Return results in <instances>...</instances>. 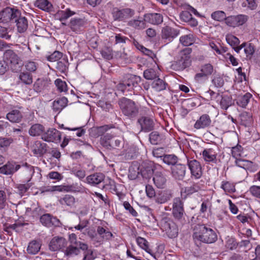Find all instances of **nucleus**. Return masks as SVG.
Returning a JSON list of instances; mask_svg holds the SVG:
<instances>
[{
    "mask_svg": "<svg viewBox=\"0 0 260 260\" xmlns=\"http://www.w3.org/2000/svg\"><path fill=\"white\" fill-rule=\"evenodd\" d=\"M88 245L81 241H76L68 246L64 251V254L68 257H73L80 253V249L84 250Z\"/></svg>",
    "mask_w": 260,
    "mask_h": 260,
    "instance_id": "nucleus-9",
    "label": "nucleus"
},
{
    "mask_svg": "<svg viewBox=\"0 0 260 260\" xmlns=\"http://www.w3.org/2000/svg\"><path fill=\"white\" fill-rule=\"evenodd\" d=\"M86 24V21L81 18H73L71 20L70 26L74 31H79Z\"/></svg>",
    "mask_w": 260,
    "mask_h": 260,
    "instance_id": "nucleus-36",
    "label": "nucleus"
},
{
    "mask_svg": "<svg viewBox=\"0 0 260 260\" xmlns=\"http://www.w3.org/2000/svg\"><path fill=\"white\" fill-rule=\"evenodd\" d=\"M10 194L4 190H0V210L5 208L8 205Z\"/></svg>",
    "mask_w": 260,
    "mask_h": 260,
    "instance_id": "nucleus-48",
    "label": "nucleus"
},
{
    "mask_svg": "<svg viewBox=\"0 0 260 260\" xmlns=\"http://www.w3.org/2000/svg\"><path fill=\"white\" fill-rule=\"evenodd\" d=\"M47 150V145L40 141H36L32 146L33 153L38 156H42Z\"/></svg>",
    "mask_w": 260,
    "mask_h": 260,
    "instance_id": "nucleus-21",
    "label": "nucleus"
},
{
    "mask_svg": "<svg viewBox=\"0 0 260 260\" xmlns=\"http://www.w3.org/2000/svg\"><path fill=\"white\" fill-rule=\"evenodd\" d=\"M40 221L43 225L47 227L59 226L60 224L58 219L48 213L42 215L40 218Z\"/></svg>",
    "mask_w": 260,
    "mask_h": 260,
    "instance_id": "nucleus-16",
    "label": "nucleus"
},
{
    "mask_svg": "<svg viewBox=\"0 0 260 260\" xmlns=\"http://www.w3.org/2000/svg\"><path fill=\"white\" fill-rule=\"evenodd\" d=\"M66 245V239L62 237H54L49 243L51 250L55 251L64 247Z\"/></svg>",
    "mask_w": 260,
    "mask_h": 260,
    "instance_id": "nucleus-24",
    "label": "nucleus"
},
{
    "mask_svg": "<svg viewBox=\"0 0 260 260\" xmlns=\"http://www.w3.org/2000/svg\"><path fill=\"white\" fill-rule=\"evenodd\" d=\"M162 160L167 165L174 166L178 161V157L174 154H166L163 155Z\"/></svg>",
    "mask_w": 260,
    "mask_h": 260,
    "instance_id": "nucleus-50",
    "label": "nucleus"
},
{
    "mask_svg": "<svg viewBox=\"0 0 260 260\" xmlns=\"http://www.w3.org/2000/svg\"><path fill=\"white\" fill-rule=\"evenodd\" d=\"M7 119L13 123L20 122L22 118L21 113L18 110H13L9 112L6 116Z\"/></svg>",
    "mask_w": 260,
    "mask_h": 260,
    "instance_id": "nucleus-37",
    "label": "nucleus"
},
{
    "mask_svg": "<svg viewBox=\"0 0 260 260\" xmlns=\"http://www.w3.org/2000/svg\"><path fill=\"white\" fill-rule=\"evenodd\" d=\"M167 83L162 79L157 78L152 83V87L157 91L164 90L166 88Z\"/></svg>",
    "mask_w": 260,
    "mask_h": 260,
    "instance_id": "nucleus-44",
    "label": "nucleus"
},
{
    "mask_svg": "<svg viewBox=\"0 0 260 260\" xmlns=\"http://www.w3.org/2000/svg\"><path fill=\"white\" fill-rule=\"evenodd\" d=\"M35 6L47 12L51 11L52 9V5L48 0H37L35 3Z\"/></svg>",
    "mask_w": 260,
    "mask_h": 260,
    "instance_id": "nucleus-41",
    "label": "nucleus"
},
{
    "mask_svg": "<svg viewBox=\"0 0 260 260\" xmlns=\"http://www.w3.org/2000/svg\"><path fill=\"white\" fill-rule=\"evenodd\" d=\"M68 99L66 97H62L55 100L53 103V109L55 112H60L68 104Z\"/></svg>",
    "mask_w": 260,
    "mask_h": 260,
    "instance_id": "nucleus-39",
    "label": "nucleus"
},
{
    "mask_svg": "<svg viewBox=\"0 0 260 260\" xmlns=\"http://www.w3.org/2000/svg\"><path fill=\"white\" fill-rule=\"evenodd\" d=\"M186 170L185 165L176 164L171 168V176L176 180H182L185 176Z\"/></svg>",
    "mask_w": 260,
    "mask_h": 260,
    "instance_id": "nucleus-13",
    "label": "nucleus"
},
{
    "mask_svg": "<svg viewBox=\"0 0 260 260\" xmlns=\"http://www.w3.org/2000/svg\"><path fill=\"white\" fill-rule=\"evenodd\" d=\"M2 12V15H3V21L5 22L13 21L14 19L19 16V11L18 10L9 7H7Z\"/></svg>",
    "mask_w": 260,
    "mask_h": 260,
    "instance_id": "nucleus-18",
    "label": "nucleus"
},
{
    "mask_svg": "<svg viewBox=\"0 0 260 260\" xmlns=\"http://www.w3.org/2000/svg\"><path fill=\"white\" fill-rule=\"evenodd\" d=\"M71 172L79 179H83L86 176V172L85 170L82 169L78 170L74 167L71 169Z\"/></svg>",
    "mask_w": 260,
    "mask_h": 260,
    "instance_id": "nucleus-63",
    "label": "nucleus"
},
{
    "mask_svg": "<svg viewBox=\"0 0 260 260\" xmlns=\"http://www.w3.org/2000/svg\"><path fill=\"white\" fill-rule=\"evenodd\" d=\"M149 141L153 145L157 144L160 141V137L157 132H153L149 135Z\"/></svg>",
    "mask_w": 260,
    "mask_h": 260,
    "instance_id": "nucleus-61",
    "label": "nucleus"
},
{
    "mask_svg": "<svg viewBox=\"0 0 260 260\" xmlns=\"http://www.w3.org/2000/svg\"><path fill=\"white\" fill-rule=\"evenodd\" d=\"M138 245L143 249L145 250L147 252L153 255L152 250L149 248L148 241L144 238L138 237L136 239Z\"/></svg>",
    "mask_w": 260,
    "mask_h": 260,
    "instance_id": "nucleus-45",
    "label": "nucleus"
},
{
    "mask_svg": "<svg viewBox=\"0 0 260 260\" xmlns=\"http://www.w3.org/2000/svg\"><path fill=\"white\" fill-rule=\"evenodd\" d=\"M251 97L252 94L249 92L245 93L244 95H239L237 100V104L241 107L246 108Z\"/></svg>",
    "mask_w": 260,
    "mask_h": 260,
    "instance_id": "nucleus-42",
    "label": "nucleus"
},
{
    "mask_svg": "<svg viewBox=\"0 0 260 260\" xmlns=\"http://www.w3.org/2000/svg\"><path fill=\"white\" fill-rule=\"evenodd\" d=\"M138 122L141 125V130L145 132H150L153 129L154 123L151 118L143 116L138 119Z\"/></svg>",
    "mask_w": 260,
    "mask_h": 260,
    "instance_id": "nucleus-19",
    "label": "nucleus"
},
{
    "mask_svg": "<svg viewBox=\"0 0 260 260\" xmlns=\"http://www.w3.org/2000/svg\"><path fill=\"white\" fill-rule=\"evenodd\" d=\"M159 224L161 229L166 232L169 238H174L178 235V229L176 223L167 215L161 217Z\"/></svg>",
    "mask_w": 260,
    "mask_h": 260,
    "instance_id": "nucleus-4",
    "label": "nucleus"
},
{
    "mask_svg": "<svg viewBox=\"0 0 260 260\" xmlns=\"http://www.w3.org/2000/svg\"><path fill=\"white\" fill-rule=\"evenodd\" d=\"M55 84L58 90L60 92H66L68 90L66 82L60 79H57L55 81Z\"/></svg>",
    "mask_w": 260,
    "mask_h": 260,
    "instance_id": "nucleus-57",
    "label": "nucleus"
},
{
    "mask_svg": "<svg viewBox=\"0 0 260 260\" xmlns=\"http://www.w3.org/2000/svg\"><path fill=\"white\" fill-rule=\"evenodd\" d=\"M187 165L190 171L191 177L196 179L200 178L202 175V167L200 163L196 159L188 160Z\"/></svg>",
    "mask_w": 260,
    "mask_h": 260,
    "instance_id": "nucleus-15",
    "label": "nucleus"
},
{
    "mask_svg": "<svg viewBox=\"0 0 260 260\" xmlns=\"http://www.w3.org/2000/svg\"><path fill=\"white\" fill-rule=\"evenodd\" d=\"M216 98L217 99V101L218 102L220 108L223 110H226L234 104L231 96L217 94Z\"/></svg>",
    "mask_w": 260,
    "mask_h": 260,
    "instance_id": "nucleus-20",
    "label": "nucleus"
},
{
    "mask_svg": "<svg viewBox=\"0 0 260 260\" xmlns=\"http://www.w3.org/2000/svg\"><path fill=\"white\" fill-rule=\"evenodd\" d=\"M25 69L28 73H35L39 67V64L32 60H28L24 63Z\"/></svg>",
    "mask_w": 260,
    "mask_h": 260,
    "instance_id": "nucleus-51",
    "label": "nucleus"
},
{
    "mask_svg": "<svg viewBox=\"0 0 260 260\" xmlns=\"http://www.w3.org/2000/svg\"><path fill=\"white\" fill-rule=\"evenodd\" d=\"M45 131V127L39 123H36L33 124L30 127L28 133L32 137L39 136L42 135Z\"/></svg>",
    "mask_w": 260,
    "mask_h": 260,
    "instance_id": "nucleus-38",
    "label": "nucleus"
},
{
    "mask_svg": "<svg viewBox=\"0 0 260 260\" xmlns=\"http://www.w3.org/2000/svg\"><path fill=\"white\" fill-rule=\"evenodd\" d=\"M18 78L21 82L26 85H30L32 83V76L28 72H21Z\"/></svg>",
    "mask_w": 260,
    "mask_h": 260,
    "instance_id": "nucleus-47",
    "label": "nucleus"
},
{
    "mask_svg": "<svg viewBox=\"0 0 260 260\" xmlns=\"http://www.w3.org/2000/svg\"><path fill=\"white\" fill-rule=\"evenodd\" d=\"M111 14L115 21H125L134 16L135 14V10L128 8H113Z\"/></svg>",
    "mask_w": 260,
    "mask_h": 260,
    "instance_id": "nucleus-6",
    "label": "nucleus"
},
{
    "mask_svg": "<svg viewBox=\"0 0 260 260\" xmlns=\"http://www.w3.org/2000/svg\"><path fill=\"white\" fill-rule=\"evenodd\" d=\"M54 190L58 191L73 192L76 191L73 185L54 186Z\"/></svg>",
    "mask_w": 260,
    "mask_h": 260,
    "instance_id": "nucleus-58",
    "label": "nucleus"
},
{
    "mask_svg": "<svg viewBox=\"0 0 260 260\" xmlns=\"http://www.w3.org/2000/svg\"><path fill=\"white\" fill-rule=\"evenodd\" d=\"M20 168V166L15 162H8L0 167V173L5 175H12Z\"/></svg>",
    "mask_w": 260,
    "mask_h": 260,
    "instance_id": "nucleus-22",
    "label": "nucleus"
},
{
    "mask_svg": "<svg viewBox=\"0 0 260 260\" xmlns=\"http://www.w3.org/2000/svg\"><path fill=\"white\" fill-rule=\"evenodd\" d=\"M211 123V119L207 114H203L196 121L194 127L197 129L204 128L210 126Z\"/></svg>",
    "mask_w": 260,
    "mask_h": 260,
    "instance_id": "nucleus-32",
    "label": "nucleus"
},
{
    "mask_svg": "<svg viewBox=\"0 0 260 260\" xmlns=\"http://www.w3.org/2000/svg\"><path fill=\"white\" fill-rule=\"evenodd\" d=\"M242 44H244L243 48H244V51L246 56H248L252 55L254 52V46L251 43L246 44L244 43Z\"/></svg>",
    "mask_w": 260,
    "mask_h": 260,
    "instance_id": "nucleus-64",
    "label": "nucleus"
},
{
    "mask_svg": "<svg viewBox=\"0 0 260 260\" xmlns=\"http://www.w3.org/2000/svg\"><path fill=\"white\" fill-rule=\"evenodd\" d=\"M105 179V175L102 173H95L90 175L86 178V182L91 186H96L102 182Z\"/></svg>",
    "mask_w": 260,
    "mask_h": 260,
    "instance_id": "nucleus-26",
    "label": "nucleus"
},
{
    "mask_svg": "<svg viewBox=\"0 0 260 260\" xmlns=\"http://www.w3.org/2000/svg\"><path fill=\"white\" fill-rule=\"evenodd\" d=\"M118 105L122 113L129 118L137 116L139 113V107L132 100L122 98L118 101Z\"/></svg>",
    "mask_w": 260,
    "mask_h": 260,
    "instance_id": "nucleus-3",
    "label": "nucleus"
},
{
    "mask_svg": "<svg viewBox=\"0 0 260 260\" xmlns=\"http://www.w3.org/2000/svg\"><path fill=\"white\" fill-rule=\"evenodd\" d=\"M59 203L62 206H67L73 207L76 203V200L74 196L71 194H66L60 198L58 200Z\"/></svg>",
    "mask_w": 260,
    "mask_h": 260,
    "instance_id": "nucleus-40",
    "label": "nucleus"
},
{
    "mask_svg": "<svg viewBox=\"0 0 260 260\" xmlns=\"http://www.w3.org/2000/svg\"><path fill=\"white\" fill-rule=\"evenodd\" d=\"M213 67L210 63H206L201 67L200 71L208 77L213 72Z\"/></svg>",
    "mask_w": 260,
    "mask_h": 260,
    "instance_id": "nucleus-56",
    "label": "nucleus"
},
{
    "mask_svg": "<svg viewBox=\"0 0 260 260\" xmlns=\"http://www.w3.org/2000/svg\"><path fill=\"white\" fill-rule=\"evenodd\" d=\"M6 56L9 59L10 67L15 72L20 70L22 63L19 57L13 51L8 50L6 53Z\"/></svg>",
    "mask_w": 260,
    "mask_h": 260,
    "instance_id": "nucleus-11",
    "label": "nucleus"
},
{
    "mask_svg": "<svg viewBox=\"0 0 260 260\" xmlns=\"http://www.w3.org/2000/svg\"><path fill=\"white\" fill-rule=\"evenodd\" d=\"M221 188L226 192L232 193L236 191L234 184L227 181L222 182Z\"/></svg>",
    "mask_w": 260,
    "mask_h": 260,
    "instance_id": "nucleus-54",
    "label": "nucleus"
},
{
    "mask_svg": "<svg viewBox=\"0 0 260 260\" xmlns=\"http://www.w3.org/2000/svg\"><path fill=\"white\" fill-rule=\"evenodd\" d=\"M100 144L109 150L116 149L123 144L120 138L109 133L101 137Z\"/></svg>",
    "mask_w": 260,
    "mask_h": 260,
    "instance_id": "nucleus-5",
    "label": "nucleus"
},
{
    "mask_svg": "<svg viewBox=\"0 0 260 260\" xmlns=\"http://www.w3.org/2000/svg\"><path fill=\"white\" fill-rule=\"evenodd\" d=\"M146 170L140 171L139 168L137 166H131L129 169L128 178L131 180H135L139 177V175H141L143 178H149V175L153 173V170L149 169L148 170V175H146L145 172Z\"/></svg>",
    "mask_w": 260,
    "mask_h": 260,
    "instance_id": "nucleus-14",
    "label": "nucleus"
},
{
    "mask_svg": "<svg viewBox=\"0 0 260 260\" xmlns=\"http://www.w3.org/2000/svg\"><path fill=\"white\" fill-rule=\"evenodd\" d=\"M153 181L157 188H163L166 185L167 178L161 172H156L154 174Z\"/></svg>",
    "mask_w": 260,
    "mask_h": 260,
    "instance_id": "nucleus-33",
    "label": "nucleus"
},
{
    "mask_svg": "<svg viewBox=\"0 0 260 260\" xmlns=\"http://www.w3.org/2000/svg\"><path fill=\"white\" fill-rule=\"evenodd\" d=\"M226 41L238 53L240 52V51L243 49V46H244V44H241L238 46L240 43V41L238 38L232 34H228L226 36Z\"/></svg>",
    "mask_w": 260,
    "mask_h": 260,
    "instance_id": "nucleus-27",
    "label": "nucleus"
},
{
    "mask_svg": "<svg viewBox=\"0 0 260 260\" xmlns=\"http://www.w3.org/2000/svg\"><path fill=\"white\" fill-rule=\"evenodd\" d=\"M62 57V53L58 51H55L51 55L46 57L47 59L49 61H56Z\"/></svg>",
    "mask_w": 260,
    "mask_h": 260,
    "instance_id": "nucleus-60",
    "label": "nucleus"
},
{
    "mask_svg": "<svg viewBox=\"0 0 260 260\" xmlns=\"http://www.w3.org/2000/svg\"><path fill=\"white\" fill-rule=\"evenodd\" d=\"M211 17L215 21H222L225 20V23H226L227 17L224 12L222 11H216L213 12L211 15Z\"/></svg>",
    "mask_w": 260,
    "mask_h": 260,
    "instance_id": "nucleus-52",
    "label": "nucleus"
},
{
    "mask_svg": "<svg viewBox=\"0 0 260 260\" xmlns=\"http://www.w3.org/2000/svg\"><path fill=\"white\" fill-rule=\"evenodd\" d=\"M61 133L54 128H49L47 131L44 132L41 139L47 142H53L57 143L61 140Z\"/></svg>",
    "mask_w": 260,
    "mask_h": 260,
    "instance_id": "nucleus-8",
    "label": "nucleus"
},
{
    "mask_svg": "<svg viewBox=\"0 0 260 260\" xmlns=\"http://www.w3.org/2000/svg\"><path fill=\"white\" fill-rule=\"evenodd\" d=\"M204 160L208 162L216 163L217 154L212 149H205L202 152Z\"/></svg>",
    "mask_w": 260,
    "mask_h": 260,
    "instance_id": "nucleus-35",
    "label": "nucleus"
},
{
    "mask_svg": "<svg viewBox=\"0 0 260 260\" xmlns=\"http://www.w3.org/2000/svg\"><path fill=\"white\" fill-rule=\"evenodd\" d=\"M144 77L147 80H155L158 78L156 71L153 69H148L144 71Z\"/></svg>",
    "mask_w": 260,
    "mask_h": 260,
    "instance_id": "nucleus-55",
    "label": "nucleus"
},
{
    "mask_svg": "<svg viewBox=\"0 0 260 260\" xmlns=\"http://www.w3.org/2000/svg\"><path fill=\"white\" fill-rule=\"evenodd\" d=\"M172 214L174 217L181 221L184 219L185 214L183 209V203L179 198L174 199L173 202Z\"/></svg>",
    "mask_w": 260,
    "mask_h": 260,
    "instance_id": "nucleus-10",
    "label": "nucleus"
},
{
    "mask_svg": "<svg viewBox=\"0 0 260 260\" xmlns=\"http://www.w3.org/2000/svg\"><path fill=\"white\" fill-rule=\"evenodd\" d=\"M146 20L145 18L144 19L138 17L136 19H132L127 22V25L136 29L142 30L146 27Z\"/></svg>",
    "mask_w": 260,
    "mask_h": 260,
    "instance_id": "nucleus-28",
    "label": "nucleus"
},
{
    "mask_svg": "<svg viewBox=\"0 0 260 260\" xmlns=\"http://www.w3.org/2000/svg\"><path fill=\"white\" fill-rule=\"evenodd\" d=\"M180 43L185 46H188L191 45L193 42V36L192 34H188L181 36L180 38Z\"/></svg>",
    "mask_w": 260,
    "mask_h": 260,
    "instance_id": "nucleus-53",
    "label": "nucleus"
},
{
    "mask_svg": "<svg viewBox=\"0 0 260 260\" xmlns=\"http://www.w3.org/2000/svg\"><path fill=\"white\" fill-rule=\"evenodd\" d=\"M248 19V17L245 15L230 16L226 19V24L229 26L235 27L244 24Z\"/></svg>",
    "mask_w": 260,
    "mask_h": 260,
    "instance_id": "nucleus-12",
    "label": "nucleus"
},
{
    "mask_svg": "<svg viewBox=\"0 0 260 260\" xmlns=\"http://www.w3.org/2000/svg\"><path fill=\"white\" fill-rule=\"evenodd\" d=\"M30 178L26 182V183L24 184H16V188L17 189V192L21 196H23L26 193L29 188L30 187L31 184L29 182L30 180Z\"/></svg>",
    "mask_w": 260,
    "mask_h": 260,
    "instance_id": "nucleus-49",
    "label": "nucleus"
},
{
    "mask_svg": "<svg viewBox=\"0 0 260 260\" xmlns=\"http://www.w3.org/2000/svg\"><path fill=\"white\" fill-rule=\"evenodd\" d=\"M190 50L189 49L183 51L180 58L172 63V68L173 70L177 71H183L190 66Z\"/></svg>",
    "mask_w": 260,
    "mask_h": 260,
    "instance_id": "nucleus-7",
    "label": "nucleus"
},
{
    "mask_svg": "<svg viewBox=\"0 0 260 260\" xmlns=\"http://www.w3.org/2000/svg\"><path fill=\"white\" fill-rule=\"evenodd\" d=\"M41 248L40 244L36 240L30 242L27 248V251L31 254H35L39 252Z\"/></svg>",
    "mask_w": 260,
    "mask_h": 260,
    "instance_id": "nucleus-46",
    "label": "nucleus"
},
{
    "mask_svg": "<svg viewBox=\"0 0 260 260\" xmlns=\"http://www.w3.org/2000/svg\"><path fill=\"white\" fill-rule=\"evenodd\" d=\"M97 244H101L104 241L109 240L113 237V234L108 230L103 227L99 226L97 227Z\"/></svg>",
    "mask_w": 260,
    "mask_h": 260,
    "instance_id": "nucleus-17",
    "label": "nucleus"
},
{
    "mask_svg": "<svg viewBox=\"0 0 260 260\" xmlns=\"http://www.w3.org/2000/svg\"><path fill=\"white\" fill-rule=\"evenodd\" d=\"M83 252V257L82 260H94L95 258L93 255V251L91 249H84Z\"/></svg>",
    "mask_w": 260,
    "mask_h": 260,
    "instance_id": "nucleus-62",
    "label": "nucleus"
},
{
    "mask_svg": "<svg viewBox=\"0 0 260 260\" xmlns=\"http://www.w3.org/2000/svg\"><path fill=\"white\" fill-rule=\"evenodd\" d=\"M204 181L201 180L198 182H194L190 186H186L184 188V191L187 195H190L198 192L203 189Z\"/></svg>",
    "mask_w": 260,
    "mask_h": 260,
    "instance_id": "nucleus-31",
    "label": "nucleus"
},
{
    "mask_svg": "<svg viewBox=\"0 0 260 260\" xmlns=\"http://www.w3.org/2000/svg\"><path fill=\"white\" fill-rule=\"evenodd\" d=\"M13 21L16 23V26L18 31L20 33L25 32L28 27V22L27 19L21 16L19 12V16L14 19Z\"/></svg>",
    "mask_w": 260,
    "mask_h": 260,
    "instance_id": "nucleus-30",
    "label": "nucleus"
},
{
    "mask_svg": "<svg viewBox=\"0 0 260 260\" xmlns=\"http://www.w3.org/2000/svg\"><path fill=\"white\" fill-rule=\"evenodd\" d=\"M74 14H75L74 12L71 11L69 9H67L64 11H58L55 14V16L60 21H62L67 20Z\"/></svg>",
    "mask_w": 260,
    "mask_h": 260,
    "instance_id": "nucleus-43",
    "label": "nucleus"
},
{
    "mask_svg": "<svg viewBox=\"0 0 260 260\" xmlns=\"http://www.w3.org/2000/svg\"><path fill=\"white\" fill-rule=\"evenodd\" d=\"M173 197L172 191L164 190L158 191L155 197V202L158 204H165L170 201Z\"/></svg>",
    "mask_w": 260,
    "mask_h": 260,
    "instance_id": "nucleus-25",
    "label": "nucleus"
},
{
    "mask_svg": "<svg viewBox=\"0 0 260 260\" xmlns=\"http://www.w3.org/2000/svg\"><path fill=\"white\" fill-rule=\"evenodd\" d=\"M13 142L12 138L0 137V149L7 148Z\"/></svg>",
    "mask_w": 260,
    "mask_h": 260,
    "instance_id": "nucleus-59",
    "label": "nucleus"
},
{
    "mask_svg": "<svg viewBox=\"0 0 260 260\" xmlns=\"http://www.w3.org/2000/svg\"><path fill=\"white\" fill-rule=\"evenodd\" d=\"M144 17L146 21L154 25L159 24L163 21L162 16L159 13L146 14L144 15Z\"/></svg>",
    "mask_w": 260,
    "mask_h": 260,
    "instance_id": "nucleus-34",
    "label": "nucleus"
},
{
    "mask_svg": "<svg viewBox=\"0 0 260 260\" xmlns=\"http://www.w3.org/2000/svg\"><path fill=\"white\" fill-rule=\"evenodd\" d=\"M179 34V30L169 26L164 27L161 30L162 38L168 40L169 41H172Z\"/></svg>",
    "mask_w": 260,
    "mask_h": 260,
    "instance_id": "nucleus-23",
    "label": "nucleus"
},
{
    "mask_svg": "<svg viewBox=\"0 0 260 260\" xmlns=\"http://www.w3.org/2000/svg\"><path fill=\"white\" fill-rule=\"evenodd\" d=\"M235 164L237 166L250 172H254L256 170L255 165L250 160L237 158L235 160Z\"/></svg>",
    "mask_w": 260,
    "mask_h": 260,
    "instance_id": "nucleus-29",
    "label": "nucleus"
},
{
    "mask_svg": "<svg viewBox=\"0 0 260 260\" xmlns=\"http://www.w3.org/2000/svg\"><path fill=\"white\" fill-rule=\"evenodd\" d=\"M193 238L195 241L211 244L217 240V236L215 232L205 224H196L193 227Z\"/></svg>",
    "mask_w": 260,
    "mask_h": 260,
    "instance_id": "nucleus-1",
    "label": "nucleus"
},
{
    "mask_svg": "<svg viewBox=\"0 0 260 260\" xmlns=\"http://www.w3.org/2000/svg\"><path fill=\"white\" fill-rule=\"evenodd\" d=\"M141 78L136 75H131L129 77L124 81L120 82L116 86L118 91L122 93H125L126 95L132 94V91L135 88H139V83L140 82Z\"/></svg>",
    "mask_w": 260,
    "mask_h": 260,
    "instance_id": "nucleus-2",
    "label": "nucleus"
}]
</instances>
